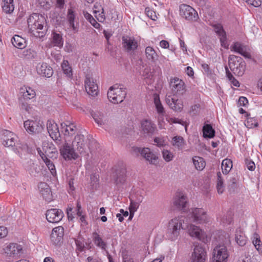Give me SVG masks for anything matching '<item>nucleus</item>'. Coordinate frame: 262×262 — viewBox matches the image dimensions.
<instances>
[{
    "mask_svg": "<svg viewBox=\"0 0 262 262\" xmlns=\"http://www.w3.org/2000/svg\"><path fill=\"white\" fill-rule=\"evenodd\" d=\"M29 33L37 38L43 37L46 33V19L42 15L33 13L27 20Z\"/></svg>",
    "mask_w": 262,
    "mask_h": 262,
    "instance_id": "1",
    "label": "nucleus"
},
{
    "mask_svg": "<svg viewBox=\"0 0 262 262\" xmlns=\"http://www.w3.org/2000/svg\"><path fill=\"white\" fill-rule=\"evenodd\" d=\"M187 227V216L181 215L176 217L169 222L165 236L169 240L176 241L180 235L181 229L185 230Z\"/></svg>",
    "mask_w": 262,
    "mask_h": 262,
    "instance_id": "2",
    "label": "nucleus"
},
{
    "mask_svg": "<svg viewBox=\"0 0 262 262\" xmlns=\"http://www.w3.org/2000/svg\"><path fill=\"white\" fill-rule=\"evenodd\" d=\"M126 95L125 89L121 87L119 84L111 86L107 92L108 99L114 104L121 103L125 99Z\"/></svg>",
    "mask_w": 262,
    "mask_h": 262,
    "instance_id": "3",
    "label": "nucleus"
},
{
    "mask_svg": "<svg viewBox=\"0 0 262 262\" xmlns=\"http://www.w3.org/2000/svg\"><path fill=\"white\" fill-rule=\"evenodd\" d=\"M228 64L230 70L234 74L238 76H241L244 74L246 64L242 58L231 55L229 57Z\"/></svg>",
    "mask_w": 262,
    "mask_h": 262,
    "instance_id": "4",
    "label": "nucleus"
},
{
    "mask_svg": "<svg viewBox=\"0 0 262 262\" xmlns=\"http://www.w3.org/2000/svg\"><path fill=\"white\" fill-rule=\"evenodd\" d=\"M229 255L226 246L219 244L213 249L212 262H227Z\"/></svg>",
    "mask_w": 262,
    "mask_h": 262,
    "instance_id": "5",
    "label": "nucleus"
},
{
    "mask_svg": "<svg viewBox=\"0 0 262 262\" xmlns=\"http://www.w3.org/2000/svg\"><path fill=\"white\" fill-rule=\"evenodd\" d=\"M169 88L173 95H183L186 91L184 82L178 77L170 78Z\"/></svg>",
    "mask_w": 262,
    "mask_h": 262,
    "instance_id": "6",
    "label": "nucleus"
},
{
    "mask_svg": "<svg viewBox=\"0 0 262 262\" xmlns=\"http://www.w3.org/2000/svg\"><path fill=\"white\" fill-rule=\"evenodd\" d=\"M191 215L192 221L198 224H205L209 222V217L203 208L192 209Z\"/></svg>",
    "mask_w": 262,
    "mask_h": 262,
    "instance_id": "7",
    "label": "nucleus"
},
{
    "mask_svg": "<svg viewBox=\"0 0 262 262\" xmlns=\"http://www.w3.org/2000/svg\"><path fill=\"white\" fill-rule=\"evenodd\" d=\"M180 14L188 20L195 21L198 18V14L195 9L186 4L180 6Z\"/></svg>",
    "mask_w": 262,
    "mask_h": 262,
    "instance_id": "8",
    "label": "nucleus"
},
{
    "mask_svg": "<svg viewBox=\"0 0 262 262\" xmlns=\"http://www.w3.org/2000/svg\"><path fill=\"white\" fill-rule=\"evenodd\" d=\"M122 45L124 50L127 53H133L138 47L137 40L133 37L127 35L122 37Z\"/></svg>",
    "mask_w": 262,
    "mask_h": 262,
    "instance_id": "9",
    "label": "nucleus"
},
{
    "mask_svg": "<svg viewBox=\"0 0 262 262\" xmlns=\"http://www.w3.org/2000/svg\"><path fill=\"white\" fill-rule=\"evenodd\" d=\"M133 150L135 152L140 153L141 156L150 164H156L157 163L158 157L149 148H141L138 147H134Z\"/></svg>",
    "mask_w": 262,
    "mask_h": 262,
    "instance_id": "10",
    "label": "nucleus"
},
{
    "mask_svg": "<svg viewBox=\"0 0 262 262\" xmlns=\"http://www.w3.org/2000/svg\"><path fill=\"white\" fill-rule=\"evenodd\" d=\"M1 140L2 144L5 146L13 147L17 140V137L13 133L8 130H4L2 132Z\"/></svg>",
    "mask_w": 262,
    "mask_h": 262,
    "instance_id": "11",
    "label": "nucleus"
},
{
    "mask_svg": "<svg viewBox=\"0 0 262 262\" xmlns=\"http://www.w3.org/2000/svg\"><path fill=\"white\" fill-rule=\"evenodd\" d=\"M76 149L68 143L63 144L60 148L61 155L65 160L76 159L78 156L75 152Z\"/></svg>",
    "mask_w": 262,
    "mask_h": 262,
    "instance_id": "12",
    "label": "nucleus"
},
{
    "mask_svg": "<svg viewBox=\"0 0 262 262\" xmlns=\"http://www.w3.org/2000/svg\"><path fill=\"white\" fill-rule=\"evenodd\" d=\"M46 215L48 222L52 223H57L62 220L64 214L61 210L53 208L48 210Z\"/></svg>",
    "mask_w": 262,
    "mask_h": 262,
    "instance_id": "13",
    "label": "nucleus"
},
{
    "mask_svg": "<svg viewBox=\"0 0 262 262\" xmlns=\"http://www.w3.org/2000/svg\"><path fill=\"white\" fill-rule=\"evenodd\" d=\"M67 19L69 27L74 32H77L79 29L78 18L77 16V13L72 8L68 10Z\"/></svg>",
    "mask_w": 262,
    "mask_h": 262,
    "instance_id": "14",
    "label": "nucleus"
},
{
    "mask_svg": "<svg viewBox=\"0 0 262 262\" xmlns=\"http://www.w3.org/2000/svg\"><path fill=\"white\" fill-rule=\"evenodd\" d=\"M26 130L30 134H36L41 131L42 123L40 121L28 120L24 123Z\"/></svg>",
    "mask_w": 262,
    "mask_h": 262,
    "instance_id": "15",
    "label": "nucleus"
},
{
    "mask_svg": "<svg viewBox=\"0 0 262 262\" xmlns=\"http://www.w3.org/2000/svg\"><path fill=\"white\" fill-rule=\"evenodd\" d=\"M206 252L203 247L199 245L195 246L191 256V262H205Z\"/></svg>",
    "mask_w": 262,
    "mask_h": 262,
    "instance_id": "16",
    "label": "nucleus"
},
{
    "mask_svg": "<svg viewBox=\"0 0 262 262\" xmlns=\"http://www.w3.org/2000/svg\"><path fill=\"white\" fill-rule=\"evenodd\" d=\"M86 146V140L84 136L80 133H77L72 142V146L79 153L84 151Z\"/></svg>",
    "mask_w": 262,
    "mask_h": 262,
    "instance_id": "17",
    "label": "nucleus"
},
{
    "mask_svg": "<svg viewBox=\"0 0 262 262\" xmlns=\"http://www.w3.org/2000/svg\"><path fill=\"white\" fill-rule=\"evenodd\" d=\"M165 101L169 107L175 112H181L183 108V102L182 100L176 99L171 96H167Z\"/></svg>",
    "mask_w": 262,
    "mask_h": 262,
    "instance_id": "18",
    "label": "nucleus"
},
{
    "mask_svg": "<svg viewBox=\"0 0 262 262\" xmlns=\"http://www.w3.org/2000/svg\"><path fill=\"white\" fill-rule=\"evenodd\" d=\"M190 219L188 217V227L185 230H188L190 236L201 240L204 237V232L199 227L195 226L190 223Z\"/></svg>",
    "mask_w": 262,
    "mask_h": 262,
    "instance_id": "19",
    "label": "nucleus"
},
{
    "mask_svg": "<svg viewBox=\"0 0 262 262\" xmlns=\"http://www.w3.org/2000/svg\"><path fill=\"white\" fill-rule=\"evenodd\" d=\"M38 188L40 194L44 200L47 202H50L52 200V194L51 188L47 183L40 182L38 185Z\"/></svg>",
    "mask_w": 262,
    "mask_h": 262,
    "instance_id": "20",
    "label": "nucleus"
},
{
    "mask_svg": "<svg viewBox=\"0 0 262 262\" xmlns=\"http://www.w3.org/2000/svg\"><path fill=\"white\" fill-rule=\"evenodd\" d=\"M36 71L38 75L46 77H50L53 75V70L51 67L46 63L37 64Z\"/></svg>",
    "mask_w": 262,
    "mask_h": 262,
    "instance_id": "21",
    "label": "nucleus"
},
{
    "mask_svg": "<svg viewBox=\"0 0 262 262\" xmlns=\"http://www.w3.org/2000/svg\"><path fill=\"white\" fill-rule=\"evenodd\" d=\"M85 88L88 94L95 96L98 93V85L92 78L86 77L85 79Z\"/></svg>",
    "mask_w": 262,
    "mask_h": 262,
    "instance_id": "22",
    "label": "nucleus"
},
{
    "mask_svg": "<svg viewBox=\"0 0 262 262\" xmlns=\"http://www.w3.org/2000/svg\"><path fill=\"white\" fill-rule=\"evenodd\" d=\"M47 128L50 136L56 140L60 136V133L57 124L52 120H49L47 122Z\"/></svg>",
    "mask_w": 262,
    "mask_h": 262,
    "instance_id": "23",
    "label": "nucleus"
},
{
    "mask_svg": "<svg viewBox=\"0 0 262 262\" xmlns=\"http://www.w3.org/2000/svg\"><path fill=\"white\" fill-rule=\"evenodd\" d=\"M141 128L143 134L151 135L156 129V126L151 121L145 119L141 121Z\"/></svg>",
    "mask_w": 262,
    "mask_h": 262,
    "instance_id": "24",
    "label": "nucleus"
},
{
    "mask_svg": "<svg viewBox=\"0 0 262 262\" xmlns=\"http://www.w3.org/2000/svg\"><path fill=\"white\" fill-rule=\"evenodd\" d=\"M20 93L22 97L20 99V101H27L34 98L36 96V93L33 89L30 86H24L20 89Z\"/></svg>",
    "mask_w": 262,
    "mask_h": 262,
    "instance_id": "25",
    "label": "nucleus"
},
{
    "mask_svg": "<svg viewBox=\"0 0 262 262\" xmlns=\"http://www.w3.org/2000/svg\"><path fill=\"white\" fill-rule=\"evenodd\" d=\"M64 233V229L61 226H58L54 228L51 234V239L52 242L55 245L60 243L62 239Z\"/></svg>",
    "mask_w": 262,
    "mask_h": 262,
    "instance_id": "26",
    "label": "nucleus"
},
{
    "mask_svg": "<svg viewBox=\"0 0 262 262\" xmlns=\"http://www.w3.org/2000/svg\"><path fill=\"white\" fill-rule=\"evenodd\" d=\"M173 204L178 209L185 211L187 204L186 196L182 193H179L176 196Z\"/></svg>",
    "mask_w": 262,
    "mask_h": 262,
    "instance_id": "27",
    "label": "nucleus"
},
{
    "mask_svg": "<svg viewBox=\"0 0 262 262\" xmlns=\"http://www.w3.org/2000/svg\"><path fill=\"white\" fill-rule=\"evenodd\" d=\"M61 125L62 132L64 133L65 136H73L77 131V128L74 124L69 121L67 123H61Z\"/></svg>",
    "mask_w": 262,
    "mask_h": 262,
    "instance_id": "28",
    "label": "nucleus"
},
{
    "mask_svg": "<svg viewBox=\"0 0 262 262\" xmlns=\"http://www.w3.org/2000/svg\"><path fill=\"white\" fill-rule=\"evenodd\" d=\"M22 251L21 245L12 243L7 247L6 253L10 256H19L22 254Z\"/></svg>",
    "mask_w": 262,
    "mask_h": 262,
    "instance_id": "29",
    "label": "nucleus"
},
{
    "mask_svg": "<svg viewBox=\"0 0 262 262\" xmlns=\"http://www.w3.org/2000/svg\"><path fill=\"white\" fill-rule=\"evenodd\" d=\"M232 213L230 211L223 212L219 215L217 219L224 226L228 225L232 221Z\"/></svg>",
    "mask_w": 262,
    "mask_h": 262,
    "instance_id": "30",
    "label": "nucleus"
},
{
    "mask_svg": "<svg viewBox=\"0 0 262 262\" xmlns=\"http://www.w3.org/2000/svg\"><path fill=\"white\" fill-rule=\"evenodd\" d=\"M235 236L236 242L238 245L244 246L246 245L247 238L245 236L243 230L241 228L236 229Z\"/></svg>",
    "mask_w": 262,
    "mask_h": 262,
    "instance_id": "31",
    "label": "nucleus"
},
{
    "mask_svg": "<svg viewBox=\"0 0 262 262\" xmlns=\"http://www.w3.org/2000/svg\"><path fill=\"white\" fill-rule=\"evenodd\" d=\"M11 42L15 48L19 49H24L27 46L26 39L19 35H14L11 39Z\"/></svg>",
    "mask_w": 262,
    "mask_h": 262,
    "instance_id": "32",
    "label": "nucleus"
},
{
    "mask_svg": "<svg viewBox=\"0 0 262 262\" xmlns=\"http://www.w3.org/2000/svg\"><path fill=\"white\" fill-rule=\"evenodd\" d=\"M92 116L95 121L100 126H102L106 124L107 119L103 113L97 111L92 113Z\"/></svg>",
    "mask_w": 262,
    "mask_h": 262,
    "instance_id": "33",
    "label": "nucleus"
},
{
    "mask_svg": "<svg viewBox=\"0 0 262 262\" xmlns=\"http://www.w3.org/2000/svg\"><path fill=\"white\" fill-rule=\"evenodd\" d=\"M51 42L53 46L61 48L63 45V39L62 34L55 32H53Z\"/></svg>",
    "mask_w": 262,
    "mask_h": 262,
    "instance_id": "34",
    "label": "nucleus"
},
{
    "mask_svg": "<svg viewBox=\"0 0 262 262\" xmlns=\"http://www.w3.org/2000/svg\"><path fill=\"white\" fill-rule=\"evenodd\" d=\"M39 154L43 162L46 163V166L50 170L51 174L53 176H55L56 175V170L55 169V166L53 163L50 159H49L47 157L46 155H45L43 152L40 151V152H39Z\"/></svg>",
    "mask_w": 262,
    "mask_h": 262,
    "instance_id": "35",
    "label": "nucleus"
},
{
    "mask_svg": "<svg viewBox=\"0 0 262 262\" xmlns=\"http://www.w3.org/2000/svg\"><path fill=\"white\" fill-rule=\"evenodd\" d=\"M145 55L146 58L152 62H155L158 59V55L154 49L150 46L145 49Z\"/></svg>",
    "mask_w": 262,
    "mask_h": 262,
    "instance_id": "36",
    "label": "nucleus"
},
{
    "mask_svg": "<svg viewBox=\"0 0 262 262\" xmlns=\"http://www.w3.org/2000/svg\"><path fill=\"white\" fill-rule=\"evenodd\" d=\"M171 143L174 147L179 150H182L185 145V141L182 137L176 136L172 138Z\"/></svg>",
    "mask_w": 262,
    "mask_h": 262,
    "instance_id": "37",
    "label": "nucleus"
},
{
    "mask_svg": "<svg viewBox=\"0 0 262 262\" xmlns=\"http://www.w3.org/2000/svg\"><path fill=\"white\" fill-rule=\"evenodd\" d=\"M93 239L94 244L96 246L101 248L103 250H105L107 247L106 243L103 241L102 238L97 232L93 233Z\"/></svg>",
    "mask_w": 262,
    "mask_h": 262,
    "instance_id": "38",
    "label": "nucleus"
},
{
    "mask_svg": "<svg viewBox=\"0 0 262 262\" xmlns=\"http://www.w3.org/2000/svg\"><path fill=\"white\" fill-rule=\"evenodd\" d=\"M192 162L195 168L198 170H202L205 167L206 163L202 157L194 156L192 158Z\"/></svg>",
    "mask_w": 262,
    "mask_h": 262,
    "instance_id": "39",
    "label": "nucleus"
},
{
    "mask_svg": "<svg viewBox=\"0 0 262 262\" xmlns=\"http://www.w3.org/2000/svg\"><path fill=\"white\" fill-rule=\"evenodd\" d=\"M203 134L205 138H212L215 135V130L211 124H206L203 127Z\"/></svg>",
    "mask_w": 262,
    "mask_h": 262,
    "instance_id": "40",
    "label": "nucleus"
},
{
    "mask_svg": "<svg viewBox=\"0 0 262 262\" xmlns=\"http://www.w3.org/2000/svg\"><path fill=\"white\" fill-rule=\"evenodd\" d=\"M232 162L231 160L226 159L223 160L221 168L223 174H227L231 170L232 167Z\"/></svg>",
    "mask_w": 262,
    "mask_h": 262,
    "instance_id": "41",
    "label": "nucleus"
},
{
    "mask_svg": "<svg viewBox=\"0 0 262 262\" xmlns=\"http://www.w3.org/2000/svg\"><path fill=\"white\" fill-rule=\"evenodd\" d=\"M216 189L220 194H222L225 189L224 178L222 177V174L220 171L217 173Z\"/></svg>",
    "mask_w": 262,
    "mask_h": 262,
    "instance_id": "42",
    "label": "nucleus"
},
{
    "mask_svg": "<svg viewBox=\"0 0 262 262\" xmlns=\"http://www.w3.org/2000/svg\"><path fill=\"white\" fill-rule=\"evenodd\" d=\"M61 68L63 73L66 75L68 77L72 78L73 77V71L68 60H64L61 63Z\"/></svg>",
    "mask_w": 262,
    "mask_h": 262,
    "instance_id": "43",
    "label": "nucleus"
},
{
    "mask_svg": "<svg viewBox=\"0 0 262 262\" xmlns=\"http://www.w3.org/2000/svg\"><path fill=\"white\" fill-rule=\"evenodd\" d=\"M252 239V243L255 247L256 249L258 251L259 253H261L262 245L260 239L259 235L256 233H253Z\"/></svg>",
    "mask_w": 262,
    "mask_h": 262,
    "instance_id": "44",
    "label": "nucleus"
},
{
    "mask_svg": "<svg viewBox=\"0 0 262 262\" xmlns=\"http://www.w3.org/2000/svg\"><path fill=\"white\" fill-rule=\"evenodd\" d=\"M245 126L248 128H252L258 126V122L254 117H251L250 114H247V119L245 122Z\"/></svg>",
    "mask_w": 262,
    "mask_h": 262,
    "instance_id": "45",
    "label": "nucleus"
},
{
    "mask_svg": "<svg viewBox=\"0 0 262 262\" xmlns=\"http://www.w3.org/2000/svg\"><path fill=\"white\" fill-rule=\"evenodd\" d=\"M129 200L130 201V203L129 207V209L130 211L129 219H132L134 216V212H136L138 209L140 204L135 201L133 196L130 198Z\"/></svg>",
    "mask_w": 262,
    "mask_h": 262,
    "instance_id": "46",
    "label": "nucleus"
},
{
    "mask_svg": "<svg viewBox=\"0 0 262 262\" xmlns=\"http://www.w3.org/2000/svg\"><path fill=\"white\" fill-rule=\"evenodd\" d=\"M126 170L124 168H122L117 170V177L116 182L117 184L123 183L125 181Z\"/></svg>",
    "mask_w": 262,
    "mask_h": 262,
    "instance_id": "47",
    "label": "nucleus"
},
{
    "mask_svg": "<svg viewBox=\"0 0 262 262\" xmlns=\"http://www.w3.org/2000/svg\"><path fill=\"white\" fill-rule=\"evenodd\" d=\"M83 14L86 19L88 20L94 27L96 29L99 28L100 25L95 20L91 14L87 12H84Z\"/></svg>",
    "mask_w": 262,
    "mask_h": 262,
    "instance_id": "48",
    "label": "nucleus"
},
{
    "mask_svg": "<svg viewBox=\"0 0 262 262\" xmlns=\"http://www.w3.org/2000/svg\"><path fill=\"white\" fill-rule=\"evenodd\" d=\"M144 69L142 72V75L144 79L151 80L153 77V73L151 71V68L149 66H143Z\"/></svg>",
    "mask_w": 262,
    "mask_h": 262,
    "instance_id": "49",
    "label": "nucleus"
},
{
    "mask_svg": "<svg viewBox=\"0 0 262 262\" xmlns=\"http://www.w3.org/2000/svg\"><path fill=\"white\" fill-rule=\"evenodd\" d=\"M99 174L97 173L92 174L90 177L91 186L93 189H96L99 185Z\"/></svg>",
    "mask_w": 262,
    "mask_h": 262,
    "instance_id": "50",
    "label": "nucleus"
},
{
    "mask_svg": "<svg viewBox=\"0 0 262 262\" xmlns=\"http://www.w3.org/2000/svg\"><path fill=\"white\" fill-rule=\"evenodd\" d=\"M212 27L214 31L219 36H221L222 35L226 34V32L223 29V26L221 24H214L212 25Z\"/></svg>",
    "mask_w": 262,
    "mask_h": 262,
    "instance_id": "51",
    "label": "nucleus"
},
{
    "mask_svg": "<svg viewBox=\"0 0 262 262\" xmlns=\"http://www.w3.org/2000/svg\"><path fill=\"white\" fill-rule=\"evenodd\" d=\"M36 56V52L31 49H27L24 50L22 53V56L23 57L29 59L34 58Z\"/></svg>",
    "mask_w": 262,
    "mask_h": 262,
    "instance_id": "52",
    "label": "nucleus"
},
{
    "mask_svg": "<svg viewBox=\"0 0 262 262\" xmlns=\"http://www.w3.org/2000/svg\"><path fill=\"white\" fill-rule=\"evenodd\" d=\"M245 49V47L244 46L242 43L236 42L231 47V51H233L239 54L241 53Z\"/></svg>",
    "mask_w": 262,
    "mask_h": 262,
    "instance_id": "53",
    "label": "nucleus"
},
{
    "mask_svg": "<svg viewBox=\"0 0 262 262\" xmlns=\"http://www.w3.org/2000/svg\"><path fill=\"white\" fill-rule=\"evenodd\" d=\"M163 158L166 162H170L172 160L174 155L172 152L167 149H163L162 151Z\"/></svg>",
    "mask_w": 262,
    "mask_h": 262,
    "instance_id": "54",
    "label": "nucleus"
},
{
    "mask_svg": "<svg viewBox=\"0 0 262 262\" xmlns=\"http://www.w3.org/2000/svg\"><path fill=\"white\" fill-rule=\"evenodd\" d=\"M3 11L6 13H11L14 10V7L13 3L10 4H3L2 6Z\"/></svg>",
    "mask_w": 262,
    "mask_h": 262,
    "instance_id": "55",
    "label": "nucleus"
},
{
    "mask_svg": "<svg viewBox=\"0 0 262 262\" xmlns=\"http://www.w3.org/2000/svg\"><path fill=\"white\" fill-rule=\"evenodd\" d=\"M145 13L146 15L153 20H155L157 18L156 12L150 9L149 7H147L145 9Z\"/></svg>",
    "mask_w": 262,
    "mask_h": 262,
    "instance_id": "56",
    "label": "nucleus"
},
{
    "mask_svg": "<svg viewBox=\"0 0 262 262\" xmlns=\"http://www.w3.org/2000/svg\"><path fill=\"white\" fill-rule=\"evenodd\" d=\"M155 104L158 113L159 114H163L164 112V109L160 101L159 98L155 99Z\"/></svg>",
    "mask_w": 262,
    "mask_h": 262,
    "instance_id": "57",
    "label": "nucleus"
},
{
    "mask_svg": "<svg viewBox=\"0 0 262 262\" xmlns=\"http://www.w3.org/2000/svg\"><path fill=\"white\" fill-rule=\"evenodd\" d=\"M154 142L159 147H164L166 145V142L163 137H156Z\"/></svg>",
    "mask_w": 262,
    "mask_h": 262,
    "instance_id": "58",
    "label": "nucleus"
},
{
    "mask_svg": "<svg viewBox=\"0 0 262 262\" xmlns=\"http://www.w3.org/2000/svg\"><path fill=\"white\" fill-rule=\"evenodd\" d=\"M221 45L222 47H224L225 49H228L229 45L227 41V37L226 34L222 35V36H219Z\"/></svg>",
    "mask_w": 262,
    "mask_h": 262,
    "instance_id": "59",
    "label": "nucleus"
},
{
    "mask_svg": "<svg viewBox=\"0 0 262 262\" xmlns=\"http://www.w3.org/2000/svg\"><path fill=\"white\" fill-rule=\"evenodd\" d=\"M245 164L247 168L250 171H253L255 168V163L251 160L247 159L245 161Z\"/></svg>",
    "mask_w": 262,
    "mask_h": 262,
    "instance_id": "60",
    "label": "nucleus"
},
{
    "mask_svg": "<svg viewBox=\"0 0 262 262\" xmlns=\"http://www.w3.org/2000/svg\"><path fill=\"white\" fill-rule=\"evenodd\" d=\"M248 103V99L243 96H241L239 98L238 104L241 106H246Z\"/></svg>",
    "mask_w": 262,
    "mask_h": 262,
    "instance_id": "61",
    "label": "nucleus"
},
{
    "mask_svg": "<svg viewBox=\"0 0 262 262\" xmlns=\"http://www.w3.org/2000/svg\"><path fill=\"white\" fill-rule=\"evenodd\" d=\"M8 234V230L6 227L0 226V238H4Z\"/></svg>",
    "mask_w": 262,
    "mask_h": 262,
    "instance_id": "62",
    "label": "nucleus"
},
{
    "mask_svg": "<svg viewBox=\"0 0 262 262\" xmlns=\"http://www.w3.org/2000/svg\"><path fill=\"white\" fill-rule=\"evenodd\" d=\"M75 243L78 250L80 251H82L84 250V245L82 242L78 239H76Z\"/></svg>",
    "mask_w": 262,
    "mask_h": 262,
    "instance_id": "63",
    "label": "nucleus"
},
{
    "mask_svg": "<svg viewBox=\"0 0 262 262\" xmlns=\"http://www.w3.org/2000/svg\"><path fill=\"white\" fill-rule=\"evenodd\" d=\"M102 11L100 13H99V14L96 16L98 20L100 22H103L105 19V17L104 14L103 9H102Z\"/></svg>",
    "mask_w": 262,
    "mask_h": 262,
    "instance_id": "64",
    "label": "nucleus"
}]
</instances>
